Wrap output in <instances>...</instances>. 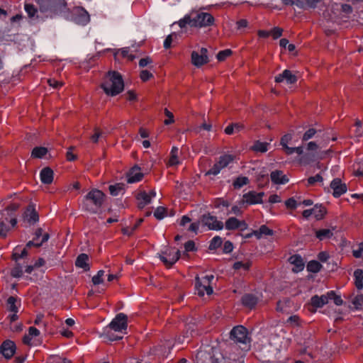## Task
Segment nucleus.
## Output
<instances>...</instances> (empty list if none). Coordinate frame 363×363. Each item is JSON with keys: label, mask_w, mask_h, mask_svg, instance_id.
Returning <instances> with one entry per match:
<instances>
[{"label": "nucleus", "mask_w": 363, "mask_h": 363, "mask_svg": "<svg viewBox=\"0 0 363 363\" xmlns=\"http://www.w3.org/2000/svg\"><path fill=\"white\" fill-rule=\"evenodd\" d=\"M167 208L163 207V206H159L155 209V211L154 212V216L157 220H161L163 218H164V216L167 215Z\"/></svg>", "instance_id": "nucleus-45"}, {"label": "nucleus", "mask_w": 363, "mask_h": 363, "mask_svg": "<svg viewBox=\"0 0 363 363\" xmlns=\"http://www.w3.org/2000/svg\"><path fill=\"white\" fill-rule=\"evenodd\" d=\"M291 139L292 135L291 134H285L281 138L280 145L282 146V147H284L287 145V144L291 140Z\"/></svg>", "instance_id": "nucleus-62"}, {"label": "nucleus", "mask_w": 363, "mask_h": 363, "mask_svg": "<svg viewBox=\"0 0 363 363\" xmlns=\"http://www.w3.org/2000/svg\"><path fill=\"white\" fill-rule=\"evenodd\" d=\"M48 148L45 147H35L32 150L31 157L42 158L48 153Z\"/></svg>", "instance_id": "nucleus-30"}, {"label": "nucleus", "mask_w": 363, "mask_h": 363, "mask_svg": "<svg viewBox=\"0 0 363 363\" xmlns=\"http://www.w3.org/2000/svg\"><path fill=\"white\" fill-rule=\"evenodd\" d=\"M9 230V228H8L6 226L5 221L1 220L0 222V236L2 238H6Z\"/></svg>", "instance_id": "nucleus-57"}, {"label": "nucleus", "mask_w": 363, "mask_h": 363, "mask_svg": "<svg viewBox=\"0 0 363 363\" xmlns=\"http://www.w3.org/2000/svg\"><path fill=\"white\" fill-rule=\"evenodd\" d=\"M24 217L30 224H34L39 220L38 213L35 208L33 203H29L24 212Z\"/></svg>", "instance_id": "nucleus-16"}, {"label": "nucleus", "mask_w": 363, "mask_h": 363, "mask_svg": "<svg viewBox=\"0 0 363 363\" xmlns=\"http://www.w3.org/2000/svg\"><path fill=\"white\" fill-rule=\"evenodd\" d=\"M289 261L294 265L295 268H293V272H299L304 268V262L302 257L299 255H291L289 258Z\"/></svg>", "instance_id": "nucleus-21"}, {"label": "nucleus", "mask_w": 363, "mask_h": 363, "mask_svg": "<svg viewBox=\"0 0 363 363\" xmlns=\"http://www.w3.org/2000/svg\"><path fill=\"white\" fill-rule=\"evenodd\" d=\"M107 95L116 96L123 91L124 83L121 74L116 72H108L107 79L101 85Z\"/></svg>", "instance_id": "nucleus-2"}, {"label": "nucleus", "mask_w": 363, "mask_h": 363, "mask_svg": "<svg viewBox=\"0 0 363 363\" xmlns=\"http://www.w3.org/2000/svg\"><path fill=\"white\" fill-rule=\"evenodd\" d=\"M327 213V208L323 204H318V208L313 211V214L317 220H320L325 218Z\"/></svg>", "instance_id": "nucleus-28"}, {"label": "nucleus", "mask_w": 363, "mask_h": 363, "mask_svg": "<svg viewBox=\"0 0 363 363\" xmlns=\"http://www.w3.org/2000/svg\"><path fill=\"white\" fill-rule=\"evenodd\" d=\"M178 148L176 147H173L171 152H170V157L168 162L169 165L174 166L177 164H179V160H178Z\"/></svg>", "instance_id": "nucleus-38"}, {"label": "nucleus", "mask_w": 363, "mask_h": 363, "mask_svg": "<svg viewBox=\"0 0 363 363\" xmlns=\"http://www.w3.org/2000/svg\"><path fill=\"white\" fill-rule=\"evenodd\" d=\"M259 233L264 235H273L274 230L269 228L266 225H262L259 228Z\"/></svg>", "instance_id": "nucleus-56"}, {"label": "nucleus", "mask_w": 363, "mask_h": 363, "mask_svg": "<svg viewBox=\"0 0 363 363\" xmlns=\"http://www.w3.org/2000/svg\"><path fill=\"white\" fill-rule=\"evenodd\" d=\"M164 114L167 117H168V119H165L164 121V123L165 125H169L174 122L173 113L171 111H169L167 108H164Z\"/></svg>", "instance_id": "nucleus-59"}, {"label": "nucleus", "mask_w": 363, "mask_h": 363, "mask_svg": "<svg viewBox=\"0 0 363 363\" xmlns=\"http://www.w3.org/2000/svg\"><path fill=\"white\" fill-rule=\"evenodd\" d=\"M264 196V192L262 191L257 193L255 191H250L243 195L242 203L246 202L247 204H257L262 203V197Z\"/></svg>", "instance_id": "nucleus-13"}, {"label": "nucleus", "mask_w": 363, "mask_h": 363, "mask_svg": "<svg viewBox=\"0 0 363 363\" xmlns=\"http://www.w3.org/2000/svg\"><path fill=\"white\" fill-rule=\"evenodd\" d=\"M200 225H201L200 218H199V220L197 221L192 223L189 225V227L188 228V230L190 231V232H194L196 234H197Z\"/></svg>", "instance_id": "nucleus-63"}, {"label": "nucleus", "mask_w": 363, "mask_h": 363, "mask_svg": "<svg viewBox=\"0 0 363 363\" xmlns=\"http://www.w3.org/2000/svg\"><path fill=\"white\" fill-rule=\"evenodd\" d=\"M283 29L279 27H274L270 30V35L274 39H277L282 35Z\"/></svg>", "instance_id": "nucleus-55"}, {"label": "nucleus", "mask_w": 363, "mask_h": 363, "mask_svg": "<svg viewBox=\"0 0 363 363\" xmlns=\"http://www.w3.org/2000/svg\"><path fill=\"white\" fill-rule=\"evenodd\" d=\"M180 256L179 250L174 251V248L167 247L165 250L162 251L159 257L166 268L170 269L179 259Z\"/></svg>", "instance_id": "nucleus-7"}, {"label": "nucleus", "mask_w": 363, "mask_h": 363, "mask_svg": "<svg viewBox=\"0 0 363 363\" xmlns=\"http://www.w3.org/2000/svg\"><path fill=\"white\" fill-rule=\"evenodd\" d=\"M222 168L218 165L216 162L213 164V166L207 172L206 174H218Z\"/></svg>", "instance_id": "nucleus-64"}, {"label": "nucleus", "mask_w": 363, "mask_h": 363, "mask_svg": "<svg viewBox=\"0 0 363 363\" xmlns=\"http://www.w3.org/2000/svg\"><path fill=\"white\" fill-rule=\"evenodd\" d=\"M316 159H317V155L315 153L309 152V153H306V154L303 155L301 157L299 162L301 164H309L310 163L315 162L316 160Z\"/></svg>", "instance_id": "nucleus-29"}, {"label": "nucleus", "mask_w": 363, "mask_h": 363, "mask_svg": "<svg viewBox=\"0 0 363 363\" xmlns=\"http://www.w3.org/2000/svg\"><path fill=\"white\" fill-rule=\"evenodd\" d=\"M94 133L91 136V140L94 143H97L99 137L102 134V130L99 128H94Z\"/></svg>", "instance_id": "nucleus-60"}, {"label": "nucleus", "mask_w": 363, "mask_h": 363, "mask_svg": "<svg viewBox=\"0 0 363 363\" xmlns=\"http://www.w3.org/2000/svg\"><path fill=\"white\" fill-rule=\"evenodd\" d=\"M215 18L209 13H191L186 15L179 21V26L182 28L189 25L191 27H206L214 23Z\"/></svg>", "instance_id": "nucleus-1"}, {"label": "nucleus", "mask_w": 363, "mask_h": 363, "mask_svg": "<svg viewBox=\"0 0 363 363\" xmlns=\"http://www.w3.org/2000/svg\"><path fill=\"white\" fill-rule=\"evenodd\" d=\"M135 199L139 201L138 208L140 210L144 208L146 205L151 203L150 196H147V193L145 191L138 193L135 196Z\"/></svg>", "instance_id": "nucleus-22"}, {"label": "nucleus", "mask_w": 363, "mask_h": 363, "mask_svg": "<svg viewBox=\"0 0 363 363\" xmlns=\"http://www.w3.org/2000/svg\"><path fill=\"white\" fill-rule=\"evenodd\" d=\"M39 10L48 16H55L68 10L65 0H39Z\"/></svg>", "instance_id": "nucleus-4"}, {"label": "nucleus", "mask_w": 363, "mask_h": 363, "mask_svg": "<svg viewBox=\"0 0 363 363\" xmlns=\"http://www.w3.org/2000/svg\"><path fill=\"white\" fill-rule=\"evenodd\" d=\"M186 252H194L196 250L195 242L194 240H189L184 244Z\"/></svg>", "instance_id": "nucleus-61"}, {"label": "nucleus", "mask_w": 363, "mask_h": 363, "mask_svg": "<svg viewBox=\"0 0 363 363\" xmlns=\"http://www.w3.org/2000/svg\"><path fill=\"white\" fill-rule=\"evenodd\" d=\"M240 220L235 217H230L225 223V227L228 230H235L239 228Z\"/></svg>", "instance_id": "nucleus-27"}, {"label": "nucleus", "mask_w": 363, "mask_h": 363, "mask_svg": "<svg viewBox=\"0 0 363 363\" xmlns=\"http://www.w3.org/2000/svg\"><path fill=\"white\" fill-rule=\"evenodd\" d=\"M89 260V256L86 254L82 253L76 259L75 265L77 267L82 268L84 271H89L90 267L87 263Z\"/></svg>", "instance_id": "nucleus-23"}, {"label": "nucleus", "mask_w": 363, "mask_h": 363, "mask_svg": "<svg viewBox=\"0 0 363 363\" xmlns=\"http://www.w3.org/2000/svg\"><path fill=\"white\" fill-rule=\"evenodd\" d=\"M140 171V167L137 165L132 167L127 174L128 183L132 184L141 181L144 177V174Z\"/></svg>", "instance_id": "nucleus-17"}, {"label": "nucleus", "mask_w": 363, "mask_h": 363, "mask_svg": "<svg viewBox=\"0 0 363 363\" xmlns=\"http://www.w3.org/2000/svg\"><path fill=\"white\" fill-rule=\"evenodd\" d=\"M252 262L248 260L247 262H243L242 261L235 262L233 264V268L235 270H238L240 269H243L245 271H249L252 267Z\"/></svg>", "instance_id": "nucleus-34"}, {"label": "nucleus", "mask_w": 363, "mask_h": 363, "mask_svg": "<svg viewBox=\"0 0 363 363\" xmlns=\"http://www.w3.org/2000/svg\"><path fill=\"white\" fill-rule=\"evenodd\" d=\"M354 125L357 126V129L354 133V136L357 138L362 137L363 130H362V123L360 120L356 119Z\"/></svg>", "instance_id": "nucleus-50"}, {"label": "nucleus", "mask_w": 363, "mask_h": 363, "mask_svg": "<svg viewBox=\"0 0 363 363\" xmlns=\"http://www.w3.org/2000/svg\"><path fill=\"white\" fill-rule=\"evenodd\" d=\"M354 277L355 278V286L357 289L361 290L363 288V270L361 269H357L354 272Z\"/></svg>", "instance_id": "nucleus-25"}, {"label": "nucleus", "mask_w": 363, "mask_h": 363, "mask_svg": "<svg viewBox=\"0 0 363 363\" xmlns=\"http://www.w3.org/2000/svg\"><path fill=\"white\" fill-rule=\"evenodd\" d=\"M234 160V157L231 155H224L219 157V160L217 162L218 165L223 169L227 167Z\"/></svg>", "instance_id": "nucleus-33"}, {"label": "nucleus", "mask_w": 363, "mask_h": 363, "mask_svg": "<svg viewBox=\"0 0 363 363\" xmlns=\"http://www.w3.org/2000/svg\"><path fill=\"white\" fill-rule=\"evenodd\" d=\"M256 180L259 189L264 188L267 186L269 182L268 174H259Z\"/></svg>", "instance_id": "nucleus-35"}, {"label": "nucleus", "mask_w": 363, "mask_h": 363, "mask_svg": "<svg viewBox=\"0 0 363 363\" xmlns=\"http://www.w3.org/2000/svg\"><path fill=\"white\" fill-rule=\"evenodd\" d=\"M317 133V130L315 128H309L303 135L302 140L307 141L309 139L312 138L315 134Z\"/></svg>", "instance_id": "nucleus-53"}, {"label": "nucleus", "mask_w": 363, "mask_h": 363, "mask_svg": "<svg viewBox=\"0 0 363 363\" xmlns=\"http://www.w3.org/2000/svg\"><path fill=\"white\" fill-rule=\"evenodd\" d=\"M213 275H206L201 279L197 276L195 279V288L197 291V294L199 296H203L205 291L208 295L213 293V288L211 286V281L213 279Z\"/></svg>", "instance_id": "nucleus-8"}, {"label": "nucleus", "mask_w": 363, "mask_h": 363, "mask_svg": "<svg viewBox=\"0 0 363 363\" xmlns=\"http://www.w3.org/2000/svg\"><path fill=\"white\" fill-rule=\"evenodd\" d=\"M177 35L175 33H172L167 35L164 42V47L165 49H169L172 47V43L173 38H177Z\"/></svg>", "instance_id": "nucleus-52"}, {"label": "nucleus", "mask_w": 363, "mask_h": 363, "mask_svg": "<svg viewBox=\"0 0 363 363\" xmlns=\"http://www.w3.org/2000/svg\"><path fill=\"white\" fill-rule=\"evenodd\" d=\"M284 79L286 80L287 83L293 84L297 82L298 78L295 74H292L291 70L285 69L281 74L275 77V82L281 83Z\"/></svg>", "instance_id": "nucleus-18"}, {"label": "nucleus", "mask_w": 363, "mask_h": 363, "mask_svg": "<svg viewBox=\"0 0 363 363\" xmlns=\"http://www.w3.org/2000/svg\"><path fill=\"white\" fill-rule=\"evenodd\" d=\"M208 62L209 59L208 57L207 48H201L200 52L196 51H193L191 52V62L194 66L200 67L207 64Z\"/></svg>", "instance_id": "nucleus-10"}, {"label": "nucleus", "mask_w": 363, "mask_h": 363, "mask_svg": "<svg viewBox=\"0 0 363 363\" xmlns=\"http://www.w3.org/2000/svg\"><path fill=\"white\" fill-rule=\"evenodd\" d=\"M233 55V51L230 49H225L220 50L216 55L217 60L219 62L225 61L228 57Z\"/></svg>", "instance_id": "nucleus-39"}, {"label": "nucleus", "mask_w": 363, "mask_h": 363, "mask_svg": "<svg viewBox=\"0 0 363 363\" xmlns=\"http://www.w3.org/2000/svg\"><path fill=\"white\" fill-rule=\"evenodd\" d=\"M124 189V184L117 183L114 185H110L108 187L109 192L112 196H117L120 191Z\"/></svg>", "instance_id": "nucleus-41"}, {"label": "nucleus", "mask_w": 363, "mask_h": 363, "mask_svg": "<svg viewBox=\"0 0 363 363\" xmlns=\"http://www.w3.org/2000/svg\"><path fill=\"white\" fill-rule=\"evenodd\" d=\"M230 339L236 344L245 345L242 350H248L250 349L251 337L245 326L239 325L233 327L230 333Z\"/></svg>", "instance_id": "nucleus-5"}, {"label": "nucleus", "mask_w": 363, "mask_h": 363, "mask_svg": "<svg viewBox=\"0 0 363 363\" xmlns=\"http://www.w3.org/2000/svg\"><path fill=\"white\" fill-rule=\"evenodd\" d=\"M270 178L274 184H284L289 182V178L286 174H284L281 170H274L270 174Z\"/></svg>", "instance_id": "nucleus-19"}, {"label": "nucleus", "mask_w": 363, "mask_h": 363, "mask_svg": "<svg viewBox=\"0 0 363 363\" xmlns=\"http://www.w3.org/2000/svg\"><path fill=\"white\" fill-rule=\"evenodd\" d=\"M108 327L114 331H122L128 328V316L124 313H118L109 323Z\"/></svg>", "instance_id": "nucleus-9"}, {"label": "nucleus", "mask_w": 363, "mask_h": 363, "mask_svg": "<svg viewBox=\"0 0 363 363\" xmlns=\"http://www.w3.org/2000/svg\"><path fill=\"white\" fill-rule=\"evenodd\" d=\"M248 183L249 179L247 177H238L234 180L233 185L235 189H238Z\"/></svg>", "instance_id": "nucleus-36"}, {"label": "nucleus", "mask_w": 363, "mask_h": 363, "mask_svg": "<svg viewBox=\"0 0 363 363\" xmlns=\"http://www.w3.org/2000/svg\"><path fill=\"white\" fill-rule=\"evenodd\" d=\"M212 206L216 208H220L221 206L228 208L230 206V202L223 198H216L213 201Z\"/></svg>", "instance_id": "nucleus-46"}, {"label": "nucleus", "mask_w": 363, "mask_h": 363, "mask_svg": "<svg viewBox=\"0 0 363 363\" xmlns=\"http://www.w3.org/2000/svg\"><path fill=\"white\" fill-rule=\"evenodd\" d=\"M104 270H99L98 272H97V274L94 277H93L92 278V282L94 285H97V284H99L101 283H103L104 282V280L102 279V277L104 276Z\"/></svg>", "instance_id": "nucleus-49"}, {"label": "nucleus", "mask_w": 363, "mask_h": 363, "mask_svg": "<svg viewBox=\"0 0 363 363\" xmlns=\"http://www.w3.org/2000/svg\"><path fill=\"white\" fill-rule=\"evenodd\" d=\"M352 303L356 309H360L363 306V295H357L352 301Z\"/></svg>", "instance_id": "nucleus-51"}, {"label": "nucleus", "mask_w": 363, "mask_h": 363, "mask_svg": "<svg viewBox=\"0 0 363 363\" xmlns=\"http://www.w3.org/2000/svg\"><path fill=\"white\" fill-rule=\"evenodd\" d=\"M322 267V264L316 260H311L308 262L306 266L307 270L313 273H317L320 272Z\"/></svg>", "instance_id": "nucleus-31"}, {"label": "nucleus", "mask_w": 363, "mask_h": 363, "mask_svg": "<svg viewBox=\"0 0 363 363\" xmlns=\"http://www.w3.org/2000/svg\"><path fill=\"white\" fill-rule=\"evenodd\" d=\"M330 186L333 189V195L335 198H339L347 190L346 184L342 183L340 178H335L331 182Z\"/></svg>", "instance_id": "nucleus-14"}, {"label": "nucleus", "mask_w": 363, "mask_h": 363, "mask_svg": "<svg viewBox=\"0 0 363 363\" xmlns=\"http://www.w3.org/2000/svg\"><path fill=\"white\" fill-rule=\"evenodd\" d=\"M269 145V144L267 142H260L257 140L252 147V150L255 152H266L268 150Z\"/></svg>", "instance_id": "nucleus-32"}, {"label": "nucleus", "mask_w": 363, "mask_h": 363, "mask_svg": "<svg viewBox=\"0 0 363 363\" xmlns=\"http://www.w3.org/2000/svg\"><path fill=\"white\" fill-rule=\"evenodd\" d=\"M24 9L29 18L34 17L38 12L37 8L33 4L26 3Z\"/></svg>", "instance_id": "nucleus-42"}, {"label": "nucleus", "mask_w": 363, "mask_h": 363, "mask_svg": "<svg viewBox=\"0 0 363 363\" xmlns=\"http://www.w3.org/2000/svg\"><path fill=\"white\" fill-rule=\"evenodd\" d=\"M323 182V177L320 174H317L313 177H310L308 179V184L309 186H313L316 182Z\"/></svg>", "instance_id": "nucleus-54"}, {"label": "nucleus", "mask_w": 363, "mask_h": 363, "mask_svg": "<svg viewBox=\"0 0 363 363\" xmlns=\"http://www.w3.org/2000/svg\"><path fill=\"white\" fill-rule=\"evenodd\" d=\"M72 20L77 24L86 25L90 21L89 13L82 6L74 8Z\"/></svg>", "instance_id": "nucleus-11"}, {"label": "nucleus", "mask_w": 363, "mask_h": 363, "mask_svg": "<svg viewBox=\"0 0 363 363\" xmlns=\"http://www.w3.org/2000/svg\"><path fill=\"white\" fill-rule=\"evenodd\" d=\"M319 296L318 295H315L311 298V306L314 308L313 309H310L311 312H315L316 308L323 307L322 302L320 301Z\"/></svg>", "instance_id": "nucleus-44"}, {"label": "nucleus", "mask_w": 363, "mask_h": 363, "mask_svg": "<svg viewBox=\"0 0 363 363\" xmlns=\"http://www.w3.org/2000/svg\"><path fill=\"white\" fill-rule=\"evenodd\" d=\"M17 298L15 296H9L6 301L8 310L13 313H18V307L16 306Z\"/></svg>", "instance_id": "nucleus-37"}, {"label": "nucleus", "mask_w": 363, "mask_h": 363, "mask_svg": "<svg viewBox=\"0 0 363 363\" xmlns=\"http://www.w3.org/2000/svg\"><path fill=\"white\" fill-rule=\"evenodd\" d=\"M240 301L242 306L250 310L254 309L258 303V298L253 294H245Z\"/></svg>", "instance_id": "nucleus-15"}, {"label": "nucleus", "mask_w": 363, "mask_h": 363, "mask_svg": "<svg viewBox=\"0 0 363 363\" xmlns=\"http://www.w3.org/2000/svg\"><path fill=\"white\" fill-rule=\"evenodd\" d=\"M40 176L42 183L51 184L53 182L54 172L50 167H46L42 169Z\"/></svg>", "instance_id": "nucleus-20"}, {"label": "nucleus", "mask_w": 363, "mask_h": 363, "mask_svg": "<svg viewBox=\"0 0 363 363\" xmlns=\"http://www.w3.org/2000/svg\"><path fill=\"white\" fill-rule=\"evenodd\" d=\"M315 237L320 240L329 239L333 235V233L330 229H320L315 230Z\"/></svg>", "instance_id": "nucleus-26"}, {"label": "nucleus", "mask_w": 363, "mask_h": 363, "mask_svg": "<svg viewBox=\"0 0 363 363\" xmlns=\"http://www.w3.org/2000/svg\"><path fill=\"white\" fill-rule=\"evenodd\" d=\"M285 205L288 209L295 210L297 207V202L294 199V198L291 197V198L288 199L285 201Z\"/></svg>", "instance_id": "nucleus-58"}, {"label": "nucleus", "mask_w": 363, "mask_h": 363, "mask_svg": "<svg viewBox=\"0 0 363 363\" xmlns=\"http://www.w3.org/2000/svg\"><path fill=\"white\" fill-rule=\"evenodd\" d=\"M16 350L15 342L10 340L4 341L0 346V352L7 359H11L14 355Z\"/></svg>", "instance_id": "nucleus-12"}, {"label": "nucleus", "mask_w": 363, "mask_h": 363, "mask_svg": "<svg viewBox=\"0 0 363 363\" xmlns=\"http://www.w3.org/2000/svg\"><path fill=\"white\" fill-rule=\"evenodd\" d=\"M322 0H296V4L303 9H315Z\"/></svg>", "instance_id": "nucleus-24"}, {"label": "nucleus", "mask_w": 363, "mask_h": 363, "mask_svg": "<svg viewBox=\"0 0 363 363\" xmlns=\"http://www.w3.org/2000/svg\"><path fill=\"white\" fill-rule=\"evenodd\" d=\"M23 275L22 267L19 263H16L15 266L11 270V276L15 278H19Z\"/></svg>", "instance_id": "nucleus-43"}, {"label": "nucleus", "mask_w": 363, "mask_h": 363, "mask_svg": "<svg viewBox=\"0 0 363 363\" xmlns=\"http://www.w3.org/2000/svg\"><path fill=\"white\" fill-rule=\"evenodd\" d=\"M105 197L106 195L101 190L96 189L91 190L84 196L83 201L84 210L91 213H96L102 206Z\"/></svg>", "instance_id": "nucleus-3"}, {"label": "nucleus", "mask_w": 363, "mask_h": 363, "mask_svg": "<svg viewBox=\"0 0 363 363\" xmlns=\"http://www.w3.org/2000/svg\"><path fill=\"white\" fill-rule=\"evenodd\" d=\"M223 243V240L219 236H215L213 238V239L211 240L208 249L210 250H215L220 247Z\"/></svg>", "instance_id": "nucleus-40"}, {"label": "nucleus", "mask_w": 363, "mask_h": 363, "mask_svg": "<svg viewBox=\"0 0 363 363\" xmlns=\"http://www.w3.org/2000/svg\"><path fill=\"white\" fill-rule=\"evenodd\" d=\"M329 296H330V299H333L334 301V303L336 306L342 305V303H343L342 299L341 298L340 296L337 295L334 291H330Z\"/></svg>", "instance_id": "nucleus-48"}, {"label": "nucleus", "mask_w": 363, "mask_h": 363, "mask_svg": "<svg viewBox=\"0 0 363 363\" xmlns=\"http://www.w3.org/2000/svg\"><path fill=\"white\" fill-rule=\"evenodd\" d=\"M199 218L201 227L206 228L209 230H220L224 227L223 223L210 213H204Z\"/></svg>", "instance_id": "nucleus-6"}, {"label": "nucleus", "mask_w": 363, "mask_h": 363, "mask_svg": "<svg viewBox=\"0 0 363 363\" xmlns=\"http://www.w3.org/2000/svg\"><path fill=\"white\" fill-rule=\"evenodd\" d=\"M153 77V74L147 69H143L140 72V78L143 82H146Z\"/></svg>", "instance_id": "nucleus-47"}]
</instances>
